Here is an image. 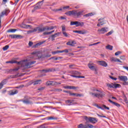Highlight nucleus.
Returning <instances> with one entry per match:
<instances>
[{"mask_svg": "<svg viewBox=\"0 0 128 128\" xmlns=\"http://www.w3.org/2000/svg\"><path fill=\"white\" fill-rule=\"evenodd\" d=\"M98 62L100 66H104V68H106V66H108V64L106 62V61L99 60Z\"/></svg>", "mask_w": 128, "mask_h": 128, "instance_id": "obj_13", "label": "nucleus"}, {"mask_svg": "<svg viewBox=\"0 0 128 128\" xmlns=\"http://www.w3.org/2000/svg\"><path fill=\"white\" fill-rule=\"evenodd\" d=\"M122 54V52L118 51L115 53V56H119V54Z\"/></svg>", "mask_w": 128, "mask_h": 128, "instance_id": "obj_49", "label": "nucleus"}, {"mask_svg": "<svg viewBox=\"0 0 128 128\" xmlns=\"http://www.w3.org/2000/svg\"><path fill=\"white\" fill-rule=\"evenodd\" d=\"M22 102L26 104H30V100H24Z\"/></svg>", "mask_w": 128, "mask_h": 128, "instance_id": "obj_42", "label": "nucleus"}, {"mask_svg": "<svg viewBox=\"0 0 128 128\" xmlns=\"http://www.w3.org/2000/svg\"><path fill=\"white\" fill-rule=\"evenodd\" d=\"M70 76H72V78H84V76H78L74 74H72Z\"/></svg>", "mask_w": 128, "mask_h": 128, "instance_id": "obj_26", "label": "nucleus"}, {"mask_svg": "<svg viewBox=\"0 0 128 128\" xmlns=\"http://www.w3.org/2000/svg\"><path fill=\"white\" fill-rule=\"evenodd\" d=\"M112 46L110 45H108L106 46V50H112Z\"/></svg>", "mask_w": 128, "mask_h": 128, "instance_id": "obj_36", "label": "nucleus"}, {"mask_svg": "<svg viewBox=\"0 0 128 128\" xmlns=\"http://www.w3.org/2000/svg\"><path fill=\"white\" fill-rule=\"evenodd\" d=\"M48 120H56V118H54L53 116L48 117Z\"/></svg>", "mask_w": 128, "mask_h": 128, "instance_id": "obj_44", "label": "nucleus"}, {"mask_svg": "<svg viewBox=\"0 0 128 128\" xmlns=\"http://www.w3.org/2000/svg\"><path fill=\"white\" fill-rule=\"evenodd\" d=\"M78 128H94V126L91 124H87L84 125L82 124H80L78 126Z\"/></svg>", "mask_w": 128, "mask_h": 128, "instance_id": "obj_6", "label": "nucleus"}, {"mask_svg": "<svg viewBox=\"0 0 128 128\" xmlns=\"http://www.w3.org/2000/svg\"><path fill=\"white\" fill-rule=\"evenodd\" d=\"M103 107H104L106 110H110V108L106 107V105H104V106H103Z\"/></svg>", "mask_w": 128, "mask_h": 128, "instance_id": "obj_56", "label": "nucleus"}, {"mask_svg": "<svg viewBox=\"0 0 128 128\" xmlns=\"http://www.w3.org/2000/svg\"><path fill=\"white\" fill-rule=\"evenodd\" d=\"M34 43H32V42H29V43H28V46H32Z\"/></svg>", "mask_w": 128, "mask_h": 128, "instance_id": "obj_58", "label": "nucleus"}, {"mask_svg": "<svg viewBox=\"0 0 128 128\" xmlns=\"http://www.w3.org/2000/svg\"><path fill=\"white\" fill-rule=\"evenodd\" d=\"M18 92V90H12L10 94V95L14 96V94H16Z\"/></svg>", "mask_w": 128, "mask_h": 128, "instance_id": "obj_29", "label": "nucleus"}, {"mask_svg": "<svg viewBox=\"0 0 128 128\" xmlns=\"http://www.w3.org/2000/svg\"><path fill=\"white\" fill-rule=\"evenodd\" d=\"M112 34V32L110 31V32H108V33H107L106 34V36H110V34Z\"/></svg>", "mask_w": 128, "mask_h": 128, "instance_id": "obj_52", "label": "nucleus"}, {"mask_svg": "<svg viewBox=\"0 0 128 128\" xmlns=\"http://www.w3.org/2000/svg\"><path fill=\"white\" fill-rule=\"evenodd\" d=\"M70 96H82V94H78L76 93H70Z\"/></svg>", "mask_w": 128, "mask_h": 128, "instance_id": "obj_27", "label": "nucleus"}, {"mask_svg": "<svg viewBox=\"0 0 128 128\" xmlns=\"http://www.w3.org/2000/svg\"><path fill=\"white\" fill-rule=\"evenodd\" d=\"M70 26H76V27L84 26V22H78V21H74V22L71 21V22L70 23Z\"/></svg>", "mask_w": 128, "mask_h": 128, "instance_id": "obj_4", "label": "nucleus"}, {"mask_svg": "<svg viewBox=\"0 0 128 128\" xmlns=\"http://www.w3.org/2000/svg\"><path fill=\"white\" fill-rule=\"evenodd\" d=\"M110 78H111V80H118L117 78H114L112 76H110Z\"/></svg>", "mask_w": 128, "mask_h": 128, "instance_id": "obj_51", "label": "nucleus"}, {"mask_svg": "<svg viewBox=\"0 0 128 128\" xmlns=\"http://www.w3.org/2000/svg\"><path fill=\"white\" fill-rule=\"evenodd\" d=\"M9 36L11 38H16V34L9 35Z\"/></svg>", "mask_w": 128, "mask_h": 128, "instance_id": "obj_39", "label": "nucleus"}, {"mask_svg": "<svg viewBox=\"0 0 128 128\" xmlns=\"http://www.w3.org/2000/svg\"><path fill=\"white\" fill-rule=\"evenodd\" d=\"M8 48H10V46L8 45H6L2 48V50H6L8 49Z\"/></svg>", "mask_w": 128, "mask_h": 128, "instance_id": "obj_41", "label": "nucleus"}, {"mask_svg": "<svg viewBox=\"0 0 128 128\" xmlns=\"http://www.w3.org/2000/svg\"><path fill=\"white\" fill-rule=\"evenodd\" d=\"M22 36H20V35H18L16 34V38H22Z\"/></svg>", "mask_w": 128, "mask_h": 128, "instance_id": "obj_47", "label": "nucleus"}, {"mask_svg": "<svg viewBox=\"0 0 128 128\" xmlns=\"http://www.w3.org/2000/svg\"><path fill=\"white\" fill-rule=\"evenodd\" d=\"M54 10V12H60V11L62 10V8H60L59 9H56Z\"/></svg>", "mask_w": 128, "mask_h": 128, "instance_id": "obj_45", "label": "nucleus"}, {"mask_svg": "<svg viewBox=\"0 0 128 128\" xmlns=\"http://www.w3.org/2000/svg\"><path fill=\"white\" fill-rule=\"evenodd\" d=\"M74 32H76V34H86V31L75 30L74 31Z\"/></svg>", "mask_w": 128, "mask_h": 128, "instance_id": "obj_21", "label": "nucleus"}, {"mask_svg": "<svg viewBox=\"0 0 128 128\" xmlns=\"http://www.w3.org/2000/svg\"><path fill=\"white\" fill-rule=\"evenodd\" d=\"M20 70V68H14V69H10L9 70V72H18Z\"/></svg>", "mask_w": 128, "mask_h": 128, "instance_id": "obj_23", "label": "nucleus"}, {"mask_svg": "<svg viewBox=\"0 0 128 128\" xmlns=\"http://www.w3.org/2000/svg\"><path fill=\"white\" fill-rule=\"evenodd\" d=\"M38 128H46V124H43L38 126Z\"/></svg>", "mask_w": 128, "mask_h": 128, "instance_id": "obj_43", "label": "nucleus"}, {"mask_svg": "<svg viewBox=\"0 0 128 128\" xmlns=\"http://www.w3.org/2000/svg\"><path fill=\"white\" fill-rule=\"evenodd\" d=\"M84 118L85 120H86V124L90 122L91 124H96V122H98V119L96 118L88 117V116H84Z\"/></svg>", "mask_w": 128, "mask_h": 128, "instance_id": "obj_3", "label": "nucleus"}, {"mask_svg": "<svg viewBox=\"0 0 128 128\" xmlns=\"http://www.w3.org/2000/svg\"><path fill=\"white\" fill-rule=\"evenodd\" d=\"M120 60H124V56H120Z\"/></svg>", "mask_w": 128, "mask_h": 128, "instance_id": "obj_63", "label": "nucleus"}, {"mask_svg": "<svg viewBox=\"0 0 128 128\" xmlns=\"http://www.w3.org/2000/svg\"><path fill=\"white\" fill-rule=\"evenodd\" d=\"M94 16V14H92V12H90L84 15V16H86V18H88V16Z\"/></svg>", "mask_w": 128, "mask_h": 128, "instance_id": "obj_30", "label": "nucleus"}, {"mask_svg": "<svg viewBox=\"0 0 128 128\" xmlns=\"http://www.w3.org/2000/svg\"><path fill=\"white\" fill-rule=\"evenodd\" d=\"M62 52H64V50H56L52 52V54H62Z\"/></svg>", "mask_w": 128, "mask_h": 128, "instance_id": "obj_25", "label": "nucleus"}, {"mask_svg": "<svg viewBox=\"0 0 128 128\" xmlns=\"http://www.w3.org/2000/svg\"><path fill=\"white\" fill-rule=\"evenodd\" d=\"M72 74H75V75L80 74V72H78V71H72Z\"/></svg>", "mask_w": 128, "mask_h": 128, "instance_id": "obj_40", "label": "nucleus"}, {"mask_svg": "<svg viewBox=\"0 0 128 128\" xmlns=\"http://www.w3.org/2000/svg\"><path fill=\"white\" fill-rule=\"evenodd\" d=\"M44 0H42L40 2H39L37 3V4H38V6L41 8L42 6L44 4Z\"/></svg>", "mask_w": 128, "mask_h": 128, "instance_id": "obj_34", "label": "nucleus"}, {"mask_svg": "<svg viewBox=\"0 0 128 128\" xmlns=\"http://www.w3.org/2000/svg\"><path fill=\"white\" fill-rule=\"evenodd\" d=\"M67 46H74L75 44H76V41H72V42H68L66 43Z\"/></svg>", "mask_w": 128, "mask_h": 128, "instance_id": "obj_20", "label": "nucleus"}, {"mask_svg": "<svg viewBox=\"0 0 128 128\" xmlns=\"http://www.w3.org/2000/svg\"><path fill=\"white\" fill-rule=\"evenodd\" d=\"M52 32H54V30H52L50 32H44L43 34H44V36H46V34H52Z\"/></svg>", "mask_w": 128, "mask_h": 128, "instance_id": "obj_35", "label": "nucleus"}, {"mask_svg": "<svg viewBox=\"0 0 128 128\" xmlns=\"http://www.w3.org/2000/svg\"><path fill=\"white\" fill-rule=\"evenodd\" d=\"M62 30L63 34H64V26H62Z\"/></svg>", "mask_w": 128, "mask_h": 128, "instance_id": "obj_59", "label": "nucleus"}, {"mask_svg": "<svg viewBox=\"0 0 128 128\" xmlns=\"http://www.w3.org/2000/svg\"><path fill=\"white\" fill-rule=\"evenodd\" d=\"M107 86L110 88H120V84H112L111 83L110 84H107Z\"/></svg>", "mask_w": 128, "mask_h": 128, "instance_id": "obj_7", "label": "nucleus"}, {"mask_svg": "<svg viewBox=\"0 0 128 128\" xmlns=\"http://www.w3.org/2000/svg\"><path fill=\"white\" fill-rule=\"evenodd\" d=\"M64 92H66V94H68L69 95H70V94L72 93V92H70V91H68V90H64Z\"/></svg>", "mask_w": 128, "mask_h": 128, "instance_id": "obj_57", "label": "nucleus"}, {"mask_svg": "<svg viewBox=\"0 0 128 128\" xmlns=\"http://www.w3.org/2000/svg\"><path fill=\"white\" fill-rule=\"evenodd\" d=\"M42 32V29L40 26H38L34 28V30L28 31V34H32V32Z\"/></svg>", "mask_w": 128, "mask_h": 128, "instance_id": "obj_8", "label": "nucleus"}, {"mask_svg": "<svg viewBox=\"0 0 128 128\" xmlns=\"http://www.w3.org/2000/svg\"><path fill=\"white\" fill-rule=\"evenodd\" d=\"M16 32H18V30L16 29H14V28H10L7 30V32H12L14 33Z\"/></svg>", "mask_w": 128, "mask_h": 128, "instance_id": "obj_28", "label": "nucleus"}, {"mask_svg": "<svg viewBox=\"0 0 128 128\" xmlns=\"http://www.w3.org/2000/svg\"><path fill=\"white\" fill-rule=\"evenodd\" d=\"M52 58H53V60H59L60 58H56V57H52Z\"/></svg>", "mask_w": 128, "mask_h": 128, "instance_id": "obj_55", "label": "nucleus"}, {"mask_svg": "<svg viewBox=\"0 0 128 128\" xmlns=\"http://www.w3.org/2000/svg\"><path fill=\"white\" fill-rule=\"evenodd\" d=\"M54 91L56 92H62V90L54 89Z\"/></svg>", "mask_w": 128, "mask_h": 128, "instance_id": "obj_50", "label": "nucleus"}, {"mask_svg": "<svg viewBox=\"0 0 128 128\" xmlns=\"http://www.w3.org/2000/svg\"><path fill=\"white\" fill-rule=\"evenodd\" d=\"M66 102L67 104V106H70V104H72V102L71 100H68L66 101Z\"/></svg>", "mask_w": 128, "mask_h": 128, "instance_id": "obj_37", "label": "nucleus"}, {"mask_svg": "<svg viewBox=\"0 0 128 128\" xmlns=\"http://www.w3.org/2000/svg\"><path fill=\"white\" fill-rule=\"evenodd\" d=\"M108 100L110 102V104H114V106H117V108H120V104L116 102H114L112 100L110 99H109Z\"/></svg>", "mask_w": 128, "mask_h": 128, "instance_id": "obj_18", "label": "nucleus"}, {"mask_svg": "<svg viewBox=\"0 0 128 128\" xmlns=\"http://www.w3.org/2000/svg\"><path fill=\"white\" fill-rule=\"evenodd\" d=\"M70 34L66 33V32H64V36H66V38H70Z\"/></svg>", "mask_w": 128, "mask_h": 128, "instance_id": "obj_46", "label": "nucleus"}, {"mask_svg": "<svg viewBox=\"0 0 128 128\" xmlns=\"http://www.w3.org/2000/svg\"><path fill=\"white\" fill-rule=\"evenodd\" d=\"M46 41H42L41 42H38L35 45L33 46V48H38V46H42L43 44H44Z\"/></svg>", "mask_w": 128, "mask_h": 128, "instance_id": "obj_22", "label": "nucleus"}, {"mask_svg": "<svg viewBox=\"0 0 128 128\" xmlns=\"http://www.w3.org/2000/svg\"><path fill=\"white\" fill-rule=\"evenodd\" d=\"M74 12L75 13V14H74V16H78V18L84 14V11H80L79 12H78L76 10H74Z\"/></svg>", "mask_w": 128, "mask_h": 128, "instance_id": "obj_12", "label": "nucleus"}, {"mask_svg": "<svg viewBox=\"0 0 128 128\" xmlns=\"http://www.w3.org/2000/svg\"><path fill=\"white\" fill-rule=\"evenodd\" d=\"M46 84L47 86H53L54 84V82L48 81Z\"/></svg>", "mask_w": 128, "mask_h": 128, "instance_id": "obj_31", "label": "nucleus"}, {"mask_svg": "<svg viewBox=\"0 0 128 128\" xmlns=\"http://www.w3.org/2000/svg\"><path fill=\"white\" fill-rule=\"evenodd\" d=\"M58 36V33H56V34L52 35L51 36V38H52V40H54V38H56Z\"/></svg>", "mask_w": 128, "mask_h": 128, "instance_id": "obj_32", "label": "nucleus"}, {"mask_svg": "<svg viewBox=\"0 0 128 128\" xmlns=\"http://www.w3.org/2000/svg\"><path fill=\"white\" fill-rule=\"evenodd\" d=\"M110 60L111 62H122L120 59L114 57L110 58Z\"/></svg>", "mask_w": 128, "mask_h": 128, "instance_id": "obj_17", "label": "nucleus"}, {"mask_svg": "<svg viewBox=\"0 0 128 128\" xmlns=\"http://www.w3.org/2000/svg\"><path fill=\"white\" fill-rule=\"evenodd\" d=\"M0 84L4 86V84H6V80H3Z\"/></svg>", "mask_w": 128, "mask_h": 128, "instance_id": "obj_38", "label": "nucleus"}, {"mask_svg": "<svg viewBox=\"0 0 128 128\" xmlns=\"http://www.w3.org/2000/svg\"><path fill=\"white\" fill-rule=\"evenodd\" d=\"M10 12V10L8 9H6L2 11L0 14V28L2 26V18L4 16H8V13Z\"/></svg>", "mask_w": 128, "mask_h": 128, "instance_id": "obj_5", "label": "nucleus"}, {"mask_svg": "<svg viewBox=\"0 0 128 128\" xmlns=\"http://www.w3.org/2000/svg\"><path fill=\"white\" fill-rule=\"evenodd\" d=\"M119 80L122 82H126L128 80V76H120Z\"/></svg>", "mask_w": 128, "mask_h": 128, "instance_id": "obj_16", "label": "nucleus"}, {"mask_svg": "<svg viewBox=\"0 0 128 128\" xmlns=\"http://www.w3.org/2000/svg\"><path fill=\"white\" fill-rule=\"evenodd\" d=\"M39 8H40V7L38 6H37L34 8V10H38Z\"/></svg>", "mask_w": 128, "mask_h": 128, "instance_id": "obj_48", "label": "nucleus"}, {"mask_svg": "<svg viewBox=\"0 0 128 128\" xmlns=\"http://www.w3.org/2000/svg\"><path fill=\"white\" fill-rule=\"evenodd\" d=\"M42 72H56V69L54 68H49L48 69L46 70H42Z\"/></svg>", "mask_w": 128, "mask_h": 128, "instance_id": "obj_11", "label": "nucleus"}, {"mask_svg": "<svg viewBox=\"0 0 128 128\" xmlns=\"http://www.w3.org/2000/svg\"><path fill=\"white\" fill-rule=\"evenodd\" d=\"M88 68L92 70H94L96 72V66L92 65V64H88Z\"/></svg>", "mask_w": 128, "mask_h": 128, "instance_id": "obj_14", "label": "nucleus"}, {"mask_svg": "<svg viewBox=\"0 0 128 128\" xmlns=\"http://www.w3.org/2000/svg\"><path fill=\"white\" fill-rule=\"evenodd\" d=\"M108 30V28L104 27L100 30H98V32L101 34H105V32H107Z\"/></svg>", "mask_w": 128, "mask_h": 128, "instance_id": "obj_9", "label": "nucleus"}, {"mask_svg": "<svg viewBox=\"0 0 128 128\" xmlns=\"http://www.w3.org/2000/svg\"><path fill=\"white\" fill-rule=\"evenodd\" d=\"M64 88H67V89H68V90H78V86H64Z\"/></svg>", "mask_w": 128, "mask_h": 128, "instance_id": "obj_15", "label": "nucleus"}, {"mask_svg": "<svg viewBox=\"0 0 128 128\" xmlns=\"http://www.w3.org/2000/svg\"><path fill=\"white\" fill-rule=\"evenodd\" d=\"M92 91L93 92H96V93H94V92H90V94H92V96H94V98H104L105 96L104 93L98 90L96 88H94L92 89Z\"/></svg>", "mask_w": 128, "mask_h": 128, "instance_id": "obj_1", "label": "nucleus"}, {"mask_svg": "<svg viewBox=\"0 0 128 128\" xmlns=\"http://www.w3.org/2000/svg\"><path fill=\"white\" fill-rule=\"evenodd\" d=\"M123 86H128V82H126V81L122 83Z\"/></svg>", "mask_w": 128, "mask_h": 128, "instance_id": "obj_53", "label": "nucleus"}, {"mask_svg": "<svg viewBox=\"0 0 128 128\" xmlns=\"http://www.w3.org/2000/svg\"><path fill=\"white\" fill-rule=\"evenodd\" d=\"M32 54H36V55H37L38 54V52H32Z\"/></svg>", "mask_w": 128, "mask_h": 128, "instance_id": "obj_64", "label": "nucleus"}, {"mask_svg": "<svg viewBox=\"0 0 128 128\" xmlns=\"http://www.w3.org/2000/svg\"><path fill=\"white\" fill-rule=\"evenodd\" d=\"M106 23H104V21H102L98 22V24H97V26H104Z\"/></svg>", "mask_w": 128, "mask_h": 128, "instance_id": "obj_33", "label": "nucleus"}, {"mask_svg": "<svg viewBox=\"0 0 128 128\" xmlns=\"http://www.w3.org/2000/svg\"><path fill=\"white\" fill-rule=\"evenodd\" d=\"M104 18H101L100 19L98 20V22H100V20L104 21Z\"/></svg>", "mask_w": 128, "mask_h": 128, "instance_id": "obj_61", "label": "nucleus"}, {"mask_svg": "<svg viewBox=\"0 0 128 128\" xmlns=\"http://www.w3.org/2000/svg\"><path fill=\"white\" fill-rule=\"evenodd\" d=\"M24 85H22V86H20L16 87V88H24Z\"/></svg>", "mask_w": 128, "mask_h": 128, "instance_id": "obj_62", "label": "nucleus"}, {"mask_svg": "<svg viewBox=\"0 0 128 128\" xmlns=\"http://www.w3.org/2000/svg\"><path fill=\"white\" fill-rule=\"evenodd\" d=\"M44 90V87H42L40 88H38V90Z\"/></svg>", "mask_w": 128, "mask_h": 128, "instance_id": "obj_60", "label": "nucleus"}, {"mask_svg": "<svg viewBox=\"0 0 128 128\" xmlns=\"http://www.w3.org/2000/svg\"><path fill=\"white\" fill-rule=\"evenodd\" d=\"M34 86H36V84H42V80H37L32 82Z\"/></svg>", "mask_w": 128, "mask_h": 128, "instance_id": "obj_24", "label": "nucleus"}, {"mask_svg": "<svg viewBox=\"0 0 128 128\" xmlns=\"http://www.w3.org/2000/svg\"><path fill=\"white\" fill-rule=\"evenodd\" d=\"M36 62V61H31L30 62H26V60H23V61H20V62H18V61H14V64H21L22 66H23L24 64L25 66H26V68H30V66L32 64H34Z\"/></svg>", "mask_w": 128, "mask_h": 128, "instance_id": "obj_2", "label": "nucleus"}, {"mask_svg": "<svg viewBox=\"0 0 128 128\" xmlns=\"http://www.w3.org/2000/svg\"><path fill=\"white\" fill-rule=\"evenodd\" d=\"M14 61H8L6 62V64H14Z\"/></svg>", "mask_w": 128, "mask_h": 128, "instance_id": "obj_54", "label": "nucleus"}, {"mask_svg": "<svg viewBox=\"0 0 128 128\" xmlns=\"http://www.w3.org/2000/svg\"><path fill=\"white\" fill-rule=\"evenodd\" d=\"M65 14H66V16H74V14H76V13L74 12V10H73L72 11H68L66 12L65 13Z\"/></svg>", "mask_w": 128, "mask_h": 128, "instance_id": "obj_19", "label": "nucleus"}, {"mask_svg": "<svg viewBox=\"0 0 128 128\" xmlns=\"http://www.w3.org/2000/svg\"><path fill=\"white\" fill-rule=\"evenodd\" d=\"M54 26H46V27H41V32H44V30H54Z\"/></svg>", "mask_w": 128, "mask_h": 128, "instance_id": "obj_10", "label": "nucleus"}]
</instances>
